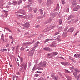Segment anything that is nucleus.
I'll return each mask as SVG.
<instances>
[{"label":"nucleus","instance_id":"9b49d317","mask_svg":"<svg viewBox=\"0 0 80 80\" xmlns=\"http://www.w3.org/2000/svg\"><path fill=\"white\" fill-rule=\"evenodd\" d=\"M51 28L50 27H48V28H47V29H45L44 31H43V32H47L48 31H49L50 30H51Z\"/></svg>","mask_w":80,"mask_h":80},{"label":"nucleus","instance_id":"de8ad7c7","mask_svg":"<svg viewBox=\"0 0 80 80\" xmlns=\"http://www.w3.org/2000/svg\"><path fill=\"white\" fill-rule=\"evenodd\" d=\"M20 66L22 68H23V65L22 64H21V65Z\"/></svg>","mask_w":80,"mask_h":80},{"label":"nucleus","instance_id":"4468645a","mask_svg":"<svg viewBox=\"0 0 80 80\" xmlns=\"http://www.w3.org/2000/svg\"><path fill=\"white\" fill-rule=\"evenodd\" d=\"M74 57L77 58H78V57L79 58H80V54H75L74 55Z\"/></svg>","mask_w":80,"mask_h":80},{"label":"nucleus","instance_id":"0eeeda50","mask_svg":"<svg viewBox=\"0 0 80 80\" xmlns=\"http://www.w3.org/2000/svg\"><path fill=\"white\" fill-rule=\"evenodd\" d=\"M21 12H20V11H17L16 12V13H21L23 15H25V11L24 10H21Z\"/></svg>","mask_w":80,"mask_h":80},{"label":"nucleus","instance_id":"338daca9","mask_svg":"<svg viewBox=\"0 0 80 80\" xmlns=\"http://www.w3.org/2000/svg\"><path fill=\"white\" fill-rule=\"evenodd\" d=\"M8 31H9V32H12V31H11V30H10V29H9V30H8Z\"/></svg>","mask_w":80,"mask_h":80},{"label":"nucleus","instance_id":"a878e982","mask_svg":"<svg viewBox=\"0 0 80 80\" xmlns=\"http://www.w3.org/2000/svg\"><path fill=\"white\" fill-rule=\"evenodd\" d=\"M65 73H71V72H70L69 71H68V70H65Z\"/></svg>","mask_w":80,"mask_h":80},{"label":"nucleus","instance_id":"f257e3e1","mask_svg":"<svg viewBox=\"0 0 80 80\" xmlns=\"http://www.w3.org/2000/svg\"><path fill=\"white\" fill-rule=\"evenodd\" d=\"M54 75L55 74L54 73H52L51 75V76L52 77V78L53 79L57 80L58 79V77L57 76H55Z\"/></svg>","mask_w":80,"mask_h":80},{"label":"nucleus","instance_id":"f8f14e48","mask_svg":"<svg viewBox=\"0 0 80 80\" xmlns=\"http://www.w3.org/2000/svg\"><path fill=\"white\" fill-rule=\"evenodd\" d=\"M40 65H42V66H45L46 65V62L45 61H44L43 63H42V62H40Z\"/></svg>","mask_w":80,"mask_h":80},{"label":"nucleus","instance_id":"6e6552de","mask_svg":"<svg viewBox=\"0 0 80 80\" xmlns=\"http://www.w3.org/2000/svg\"><path fill=\"white\" fill-rule=\"evenodd\" d=\"M52 2H51V1L50 0H48L47 3V6L48 7L50 6Z\"/></svg>","mask_w":80,"mask_h":80},{"label":"nucleus","instance_id":"774afa93","mask_svg":"<svg viewBox=\"0 0 80 80\" xmlns=\"http://www.w3.org/2000/svg\"><path fill=\"white\" fill-rule=\"evenodd\" d=\"M30 2H31V0H28Z\"/></svg>","mask_w":80,"mask_h":80},{"label":"nucleus","instance_id":"5701e85b","mask_svg":"<svg viewBox=\"0 0 80 80\" xmlns=\"http://www.w3.org/2000/svg\"><path fill=\"white\" fill-rule=\"evenodd\" d=\"M39 11L40 12V13L42 15L43 14V11L41 9L39 10Z\"/></svg>","mask_w":80,"mask_h":80},{"label":"nucleus","instance_id":"aec40b11","mask_svg":"<svg viewBox=\"0 0 80 80\" xmlns=\"http://www.w3.org/2000/svg\"><path fill=\"white\" fill-rule=\"evenodd\" d=\"M74 71L77 72H80V70L77 69H73Z\"/></svg>","mask_w":80,"mask_h":80},{"label":"nucleus","instance_id":"cd10ccee","mask_svg":"<svg viewBox=\"0 0 80 80\" xmlns=\"http://www.w3.org/2000/svg\"><path fill=\"white\" fill-rule=\"evenodd\" d=\"M53 55H57L58 54V53L57 52H53Z\"/></svg>","mask_w":80,"mask_h":80},{"label":"nucleus","instance_id":"39448f33","mask_svg":"<svg viewBox=\"0 0 80 80\" xmlns=\"http://www.w3.org/2000/svg\"><path fill=\"white\" fill-rule=\"evenodd\" d=\"M80 8V6L79 5L76 6L74 8L73 11H77Z\"/></svg>","mask_w":80,"mask_h":80},{"label":"nucleus","instance_id":"20e7f679","mask_svg":"<svg viewBox=\"0 0 80 80\" xmlns=\"http://www.w3.org/2000/svg\"><path fill=\"white\" fill-rule=\"evenodd\" d=\"M34 41H33L32 42H29V43H25L23 44V46H28L31 44H32L33 43H34Z\"/></svg>","mask_w":80,"mask_h":80},{"label":"nucleus","instance_id":"6ab92c4d","mask_svg":"<svg viewBox=\"0 0 80 80\" xmlns=\"http://www.w3.org/2000/svg\"><path fill=\"white\" fill-rule=\"evenodd\" d=\"M74 30V28H71L69 29L68 31L70 32H72Z\"/></svg>","mask_w":80,"mask_h":80},{"label":"nucleus","instance_id":"5fc2aeb1","mask_svg":"<svg viewBox=\"0 0 80 80\" xmlns=\"http://www.w3.org/2000/svg\"><path fill=\"white\" fill-rule=\"evenodd\" d=\"M59 75H60L61 76V77H62V74H61L60 73H59Z\"/></svg>","mask_w":80,"mask_h":80},{"label":"nucleus","instance_id":"c9c22d12","mask_svg":"<svg viewBox=\"0 0 80 80\" xmlns=\"http://www.w3.org/2000/svg\"><path fill=\"white\" fill-rule=\"evenodd\" d=\"M58 58H61V59H62L63 60L64 59V58L62 57H58Z\"/></svg>","mask_w":80,"mask_h":80},{"label":"nucleus","instance_id":"a211bd4d","mask_svg":"<svg viewBox=\"0 0 80 80\" xmlns=\"http://www.w3.org/2000/svg\"><path fill=\"white\" fill-rule=\"evenodd\" d=\"M66 78L68 80H72V78L70 76H67Z\"/></svg>","mask_w":80,"mask_h":80},{"label":"nucleus","instance_id":"79ce46f5","mask_svg":"<svg viewBox=\"0 0 80 80\" xmlns=\"http://www.w3.org/2000/svg\"><path fill=\"white\" fill-rule=\"evenodd\" d=\"M9 45H10L9 44H7V45H6V48H8L9 46Z\"/></svg>","mask_w":80,"mask_h":80},{"label":"nucleus","instance_id":"58836bf2","mask_svg":"<svg viewBox=\"0 0 80 80\" xmlns=\"http://www.w3.org/2000/svg\"><path fill=\"white\" fill-rule=\"evenodd\" d=\"M51 47L52 48L55 47V45L54 44H52V45H51Z\"/></svg>","mask_w":80,"mask_h":80},{"label":"nucleus","instance_id":"9d476101","mask_svg":"<svg viewBox=\"0 0 80 80\" xmlns=\"http://www.w3.org/2000/svg\"><path fill=\"white\" fill-rule=\"evenodd\" d=\"M30 25L29 23H26L25 24V27L26 28H28L30 27Z\"/></svg>","mask_w":80,"mask_h":80},{"label":"nucleus","instance_id":"052dcab7","mask_svg":"<svg viewBox=\"0 0 80 80\" xmlns=\"http://www.w3.org/2000/svg\"><path fill=\"white\" fill-rule=\"evenodd\" d=\"M19 16L20 17L21 16H23L22 15H19Z\"/></svg>","mask_w":80,"mask_h":80},{"label":"nucleus","instance_id":"b1692460","mask_svg":"<svg viewBox=\"0 0 80 80\" xmlns=\"http://www.w3.org/2000/svg\"><path fill=\"white\" fill-rule=\"evenodd\" d=\"M33 10L34 13H37V12L38 9H37V8H34Z\"/></svg>","mask_w":80,"mask_h":80},{"label":"nucleus","instance_id":"7c9ffc66","mask_svg":"<svg viewBox=\"0 0 80 80\" xmlns=\"http://www.w3.org/2000/svg\"><path fill=\"white\" fill-rule=\"evenodd\" d=\"M51 15L52 16V17L53 18H54L55 16V15L54 13H53V14H52Z\"/></svg>","mask_w":80,"mask_h":80},{"label":"nucleus","instance_id":"a18cd8bd","mask_svg":"<svg viewBox=\"0 0 80 80\" xmlns=\"http://www.w3.org/2000/svg\"><path fill=\"white\" fill-rule=\"evenodd\" d=\"M36 27V28H38L40 27V26H39V25H37V26H36V27Z\"/></svg>","mask_w":80,"mask_h":80},{"label":"nucleus","instance_id":"49530a36","mask_svg":"<svg viewBox=\"0 0 80 80\" xmlns=\"http://www.w3.org/2000/svg\"><path fill=\"white\" fill-rule=\"evenodd\" d=\"M30 5H27V8L29 9V8L30 7Z\"/></svg>","mask_w":80,"mask_h":80},{"label":"nucleus","instance_id":"dca6fc26","mask_svg":"<svg viewBox=\"0 0 80 80\" xmlns=\"http://www.w3.org/2000/svg\"><path fill=\"white\" fill-rule=\"evenodd\" d=\"M59 4H58L57 6V7L56 9L54 10L55 11H58L59 10Z\"/></svg>","mask_w":80,"mask_h":80},{"label":"nucleus","instance_id":"72a5a7b5","mask_svg":"<svg viewBox=\"0 0 80 80\" xmlns=\"http://www.w3.org/2000/svg\"><path fill=\"white\" fill-rule=\"evenodd\" d=\"M33 8L32 7H30L29 8V10H32Z\"/></svg>","mask_w":80,"mask_h":80},{"label":"nucleus","instance_id":"2eb2a0df","mask_svg":"<svg viewBox=\"0 0 80 80\" xmlns=\"http://www.w3.org/2000/svg\"><path fill=\"white\" fill-rule=\"evenodd\" d=\"M69 59L71 60L72 61L74 62H76V61L74 59H73V57L71 56H69Z\"/></svg>","mask_w":80,"mask_h":80},{"label":"nucleus","instance_id":"864d4df0","mask_svg":"<svg viewBox=\"0 0 80 80\" xmlns=\"http://www.w3.org/2000/svg\"><path fill=\"white\" fill-rule=\"evenodd\" d=\"M52 54V53H50V54H48V56H50Z\"/></svg>","mask_w":80,"mask_h":80},{"label":"nucleus","instance_id":"f3484780","mask_svg":"<svg viewBox=\"0 0 80 80\" xmlns=\"http://www.w3.org/2000/svg\"><path fill=\"white\" fill-rule=\"evenodd\" d=\"M52 20V18H51L49 19H48L47 21V23H48L50 22Z\"/></svg>","mask_w":80,"mask_h":80},{"label":"nucleus","instance_id":"7ed1b4c3","mask_svg":"<svg viewBox=\"0 0 80 80\" xmlns=\"http://www.w3.org/2000/svg\"><path fill=\"white\" fill-rule=\"evenodd\" d=\"M35 50H32L29 52V54L30 56H32L33 55L34 52Z\"/></svg>","mask_w":80,"mask_h":80},{"label":"nucleus","instance_id":"473e14b6","mask_svg":"<svg viewBox=\"0 0 80 80\" xmlns=\"http://www.w3.org/2000/svg\"><path fill=\"white\" fill-rule=\"evenodd\" d=\"M72 17V16L71 15V16H70L69 17H68V20L70 19Z\"/></svg>","mask_w":80,"mask_h":80},{"label":"nucleus","instance_id":"f03ea898","mask_svg":"<svg viewBox=\"0 0 80 80\" xmlns=\"http://www.w3.org/2000/svg\"><path fill=\"white\" fill-rule=\"evenodd\" d=\"M77 74L78 73L77 72H73V75L74 76L75 78H80V74L77 76Z\"/></svg>","mask_w":80,"mask_h":80},{"label":"nucleus","instance_id":"6e6d98bb","mask_svg":"<svg viewBox=\"0 0 80 80\" xmlns=\"http://www.w3.org/2000/svg\"><path fill=\"white\" fill-rule=\"evenodd\" d=\"M43 70V69L42 68H41L39 69V70Z\"/></svg>","mask_w":80,"mask_h":80},{"label":"nucleus","instance_id":"2f4dec72","mask_svg":"<svg viewBox=\"0 0 80 80\" xmlns=\"http://www.w3.org/2000/svg\"><path fill=\"white\" fill-rule=\"evenodd\" d=\"M13 4H14V5H16L17 4V2L16 1H14L13 2Z\"/></svg>","mask_w":80,"mask_h":80},{"label":"nucleus","instance_id":"4be33fe9","mask_svg":"<svg viewBox=\"0 0 80 80\" xmlns=\"http://www.w3.org/2000/svg\"><path fill=\"white\" fill-rule=\"evenodd\" d=\"M65 10H66V11L67 12H69V9L68 7H66L65 8Z\"/></svg>","mask_w":80,"mask_h":80},{"label":"nucleus","instance_id":"c85d7f7f","mask_svg":"<svg viewBox=\"0 0 80 80\" xmlns=\"http://www.w3.org/2000/svg\"><path fill=\"white\" fill-rule=\"evenodd\" d=\"M65 0H61V2H62V4L64 5L65 4L66 2H65Z\"/></svg>","mask_w":80,"mask_h":80},{"label":"nucleus","instance_id":"603ef678","mask_svg":"<svg viewBox=\"0 0 80 80\" xmlns=\"http://www.w3.org/2000/svg\"><path fill=\"white\" fill-rule=\"evenodd\" d=\"M37 73H42V72H38V71H37Z\"/></svg>","mask_w":80,"mask_h":80},{"label":"nucleus","instance_id":"e2e57ef3","mask_svg":"<svg viewBox=\"0 0 80 80\" xmlns=\"http://www.w3.org/2000/svg\"><path fill=\"white\" fill-rule=\"evenodd\" d=\"M13 42H14V41L13 40V41H12V42H11V43L12 44H13Z\"/></svg>","mask_w":80,"mask_h":80},{"label":"nucleus","instance_id":"bb28decb","mask_svg":"<svg viewBox=\"0 0 80 80\" xmlns=\"http://www.w3.org/2000/svg\"><path fill=\"white\" fill-rule=\"evenodd\" d=\"M44 50H45L46 51H48L49 49V48L48 47H46L43 49Z\"/></svg>","mask_w":80,"mask_h":80},{"label":"nucleus","instance_id":"f704fd0d","mask_svg":"<svg viewBox=\"0 0 80 80\" xmlns=\"http://www.w3.org/2000/svg\"><path fill=\"white\" fill-rule=\"evenodd\" d=\"M59 23L60 24H61L62 23V20H60L59 21Z\"/></svg>","mask_w":80,"mask_h":80},{"label":"nucleus","instance_id":"8fccbe9b","mask_svg":"<svg viewBox=\"0 0 80 80\" xmlns=\"http://www.w3.org/2000/svg\"><path fill=\"white\" fill-rule=\"evenodd\" d=\"M25 51L26 52H28V51H29V49H27V50L26 49Z\"/></svg>","mask_w":80,"mask_h":80},{"label":"nucleus","instance_id":"412c9836","mask_svg":"<svg viewBox=\"0 0 80 80\" xmlns=\"http://www.w3.org/2000/svg\"><path fill=\"white\" fill-rule=\"evenodd\" d=\"M67 36V33L65 32L63 33V35H62V36H63V37L64 38Z\"/></svg>","mask_w":80,"mask_h":80},{"label":"nucleus","instance_id":"393cba45","mask_svg":"<svg viewBox=\"0 0 80 80\" xmlns=\"http://www.w3.org/2000/svg\"><path fill=\"white\" fill-rule=\"evenodd\" d=\"M49 40H52V39L49 40V39H48L45 41L44 42L46 43V42H48V41H49Z\"/></svg>","mask_w":80,"mask_h":80},{"label":"nucleus","instance_id":"3c124183","mask_svg":"<svg viewBox=\"0 0 80 80\" xmlns=\"http://www.w3.org/2000/svg\"><path fill=\"white\" fill-rule=\"evenodd\" d=\"M16 74L18 75H19L20 74L19 72H17Z\"/></svg>","mask_w":80,"mask_h":80},{"label":"nucleus","instance_id":"c756f323","mask_svg":"<svg viewBox=\"0 0 80 80\" xmlns=\"http://www.w3.org/2000/svg\"><path fill=\"white\" fill-rule=\"evenodd\" d=\"M20 50L21 51H24L25 50V48H24L23 47H22L21 48Z\"/></svg>","mask_w":80,"mask_h":80},{"label":"nucleus","instance_id":"ddd939ff","mask_svg":"<svg viewBox=\"0 0 80 80\" xmlns=\"http://www.w3.org/2000/svg\"><path fill=\"white\" fill-rule=\"evenodd\" d=\"M1 41H2V43H4L6 42H7V40L6 39H4L3 38H2Z\"/></svg>","mask_w":80,"mask_h":80},{"label":"nucleus","instance_id":"4c0bfd02","mask_svg":"<svg viewBox=\"0 0 80 80\" xmlns=\"http://www.w3.org/2000/svg\"><path fill=\"white\" fill-rule=\"evenodd\" d=\"M7 51V49H3V50H2V52H4V51Z\"/></svg>","mask_w":80,"mask_h":80},{"label":"nucleus","instance_id":"ea45409f","mask_svg":"<svg viewBox=\"0 0 80 80\" xmlns=\"http://www.w3.org/2000/svg\"><path fill=\"white\" fill-rule=\"evenodd\" d=\"M55 27V26H52L51 27V29L54 28Z\"/></svg>","mask_w":80,"mask_h":80},{"label":"nucleus","instance_id":"4d7b16f0","mask_svg":"<svg viewBox=\"0 0 80 80\" xmlns=\"http://www.w3.org/2000/svg\"><path fill=\"white\" fill-rule=\"evenodd\" d=\"M48 51H52V50L49 48V50H48Z\"/></svg>","mask_w":80,"mask_h":80},{"label":"nucleus","instance_id":"c03bdc74","mask_svg":"<svg viewBox=\"0 0 80 80\" xmlns=\"http://www.w3.org/2000/svg\"><path fill=\"white\" fill-rule=\"evenodd\" d=\"M5 29H6V30H8L9 31V29L8 28H5Z\"/></svg>","mask_w":80,"mask_h":80},{"label":"nucleus","instance_id":"680f3d73","mask_svg":"<svg viewBox=\"0 0 80 80\" xmlns=\"http://www.w3.org/2000/svg\"><path fill=\"white\" fill-rule=\"evenodd\" d=\"M19 2H20V3H21L22 1L21 0H20L19 1Z\"/></svg>","mask_w":80,"mask_h":80},{"label":"nucleus","instance_id":"e433bc0d","mask_svg":"<svg viewBox=\"0 0 80 80\" xmlns=\"http://www.w3.org/2000/svg\"><path fill=\"white\" fill-rule=\"evenodd\" d=\"M59 34V32H56V33H55V34H54V35L55 36L56 35H57L58 34Z\"/></svg>","mask_w":80,"mask_h":80},{"label":"nucleus","instance_id":"bf43d9fd","mask_svg":"<svg viewBox=\"0 0 80 80\" xmlns=\"http://www.w3.org/2000/svg\"><path fill=\"white\" fill-rule=\"evenodd\" d=\"M21 61L22 62H23V59L22 58L21 59Z\"/></svg>","mask_w":80,"mask_h":80},{"label":"nucleus","instance_id":"1a4fd4ad","mask_svg":"<svg viewBox=\"0 0 80 80\" xmlns=\"http://www.w3.org/2000/svg\"><path fill=\"white\" fill-rule=\"evenodd\" d=\"M61 63L63 65H67L69 64L68 62H61Z\"/></svg>","mask_w":80,"mask_h":80},{"label":"nucleus","instance_id":"423d86ee","mask_svg":"<svg viewBox=\"0 0 80 80\" xmlns=\"http://www.w3.org/2000/svg\"><path fill=\"white\" fill-rule=\"evenodd\" d=\"M76 1L77 0H71V3L73 5H76Z\"/></svg>","mask_w":80,"mask_h":80},{"label":"nucleus","instance_id":"13d9d810","mask_svg":"<svg viewBox=\"0 0 80 80\" xmlns=\"http://www.w3.org/2000/svg\"><path fill=\"white\" fill-rule=\"evenodd\" d=\"M12 49H12V50L13 51L15 49V47H12Z\"/></svg>","mask_w":80,"mask_h":80},{"label":"nucleus","instance_id":"0e129e2a","mask_svg":"<svg viewBox=\"0 0 80 80\" xmlns=\"http://www.w3.org/2000/svg\"><path fill=\"white\" fill-rule=\"evenodd\" d=\"M68 23L69 24H70V23H71V22H70V21H68Z\"/></svg>","mask_w":80,"mask_h":80},{"label":"nucleus","instance_id":"09e8293b","mask_svg":"<svg viewBox=\"0 0 80 80\" xmlns=\"http://www.w3.org/2000/svg\"><path fill=\"white\" fill-rule=\"evenodd\" d=\"M3 35H4L2 33V35L1 36L2 38H4Z\"/></svg>","mask_w":80,"mask_h":80},{"label":"nucleus","instance_id":"a19ab883","mask_svg":"<svg viewBox=\"0 0 80 80\" xmlns=\"http://www.w3.org/2000/svg\"><path fill=\"white\" fill-rule=\"evenodd\" d=\"M9 38H10V39H12L13 38L12 36V35L9 36Z\"/></svg>","mask_w":80,"mask_h":80},{"label":"nucleus","instance_id":"37998d69","mask_svg":"<svg viewBox=\"0 0 80 80\" xmlns=\"http://www.w3.org/2000/svg\"><path fill=\"white\" fill-rule=\"evenodd\" d=\"M38 2L40 4H41L42 2V0H38Z\"/></svg>","mask_w":80,"mask_h":80},{"label":"nucleus","instance_id":"69168bd1","mask_svg":"<svg viewBox=\"0 0 80 80\" xmlns=\"http://www.w3.org/2000/svg\"><path fill=\"white\" fill-rule=\"evenodd\" d=\"M78 32H77V33H75V36L77 35L78 34Z\"/></svg>","mask_w":80,"mask_h":80}]
</instances>
